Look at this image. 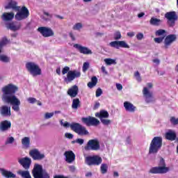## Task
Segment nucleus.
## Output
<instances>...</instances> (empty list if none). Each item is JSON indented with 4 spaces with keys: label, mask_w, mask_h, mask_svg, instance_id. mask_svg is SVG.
Instances as JSON below:
<instances>
[{
    "label": "nucleus",
    "mask_w": 178,
    "mask_h": 178,
    "mask_svg": "<svg viewBox=\"0 0 178 178\" xmlns=\"http://www.w3.org/2000/svg\"><path fill=\"white\" fill-rule=\"evenodd\" d=\"M28 101H29V102L30 104H34L35 102H37V99H35V98H34V97H29V98L28 99Z\"/></svg>",
    "instance_id": "864d4df0"
},
{
    "label": "nucleus",
    "mask_w": 178,
    "mask_h": 178,
    "mask_svg": "<svg viewBox=\"0 0 178 178\" xmlns=\"http://www.w3.org/2000/svg\"><path fill=\"white\" fill-rule=\"evenodd\" d=\"M134 77H136V79L137 81H138V83H141L143 79H141V76L140 75V72L138 71H136L134 73Z\"/></svg>",
    "instance_id": "a19ab883"
},
{
    "label": "nucleus",
    "mask_w": 178,
    "mask_h": 178,
    "mask_svg": "<svg viewBox=\"0 0 178 178\" xmlns=\"http://www.w3.org/2000/svg\"><path fill=\"white\" fill-rule=\"evenodd\" d=\"M29 155L33 159V161H41L45 158V154H41L37 149H31L29 152Z\"/></svg>",
    "instance_id": "dca6fc26"
},
{
    "label": "nucleus",
    "mask_w": 178,
    "mask_h": 178,
    "mask_svg": "<svg viewBox=\"0 0 178 178\" xmlns=\"http://www.w3.org/2000/svg\"><path fill=\"white\" fill-rule=\"evenodd\" d=\"M8 42H9V41L8 40V38H6V37L3 38L0 41V47L3 48V47H5L6 44H8Z\"/></svg>",
    "instance_id": "4c0bfd02"
},
{
    "label": "nucleus",
    "mask_w": 178,
    "mask_h": 178,
    "mask_svg": "<svg viewBox=\"0 0 178 178\" xmlns=\"http://www.w3.org/2000/svg\"><path fill=\"white\" fill-rule=\"evenodd\" d=\"M44 15L45 16H47L48 17H49L50 19H52V15L51 14H49V13L47 12H44Z\"/></svg>",
    "instance_id": "bf43d9fd"
},
{
    "label": "nucleus",
    "mask_w": 178,
    "mask_h": 178,
    "mask_svg": "<svg viewBox=\"0 0 178 178\" xmlns=\"http://www.w3.org/2000/svg\"><path fill=\"white\" fill-rule=\"evenodd\" d=\"M38 31L44 38L52 37L55 34L52 29L47 26L39 27Z\"/></svg>",
    "instance_id": "2eb2a0df"
},
{
    "label": "nucleus",
    "mask_w": 178,
    "mask_h": 178,
    "mask_svg": "<svg viewBox=\"0 0 178 178\" xmlns=\"http://www.w3.org/2000/svg\"><path fill=\"white\" fill-rule=\"evenodd\" d=\"M22 144L24 145V148H29L30 147V138L24 137L22 139Z\"/></svg>",
    "instance_id": "72a5a7b5"
},
{
    "label": "nucleus",
    "mask_w": 178,
    "mask_h": 178,
    "mask_svg": "<svg viewBox=\"0 0 178 178\" xmlns=\"http://www.w3.org/2000/svg\"><path fill=\"white\" fill-rule=\"evenodd\" d=\"M143 94L145 97V101L147 104H149V102H152V92H149L148 88H143Z\"/></svg>",
    "instance_id": "5701e85b"
},
{
    "label": "nucleus",
    "mask_w": 178,
    "mask_h": 178,
    "mask_svg": "<svg viewBox=\"0 0 178 178\" xmlns=\"http://www.w3.org/2000/svg\"><path fill=\"white\" fill-rule=\"evenodd\" d=\"M124 108H125V111L127 112H130L131 113H134L136 112V109H137L134 104L129 102H124Z\"/></svg>",
    "instance_id": "a878e982"
},
{
    "label": "nucleus",
    "mask_w": 178,
    "mask_h": 178,
    "mask_svg": "<svg viewBox=\"0 0 178 178\" xmlns=\"http://www.w3.org/2000/svg\"><path fill=\"white\" fill-rule=\"evenodd\" d=\"M95 116L100 120L101 123L104 126H109L112 123V120L108 119L109 118V113L105 110H101L99 112L96 113Z\"/></svg>",
    "instance_id": "9d476101"
},
{
    "label": "nucleus",
    "mask_w": 178,
    "mask_h": 178,
    "mask_svg": "<svg viewBox=\"0 0 178 178\" xmlns=\"http://www.w3.org/2000/svg\"><path fill=\"white\" fill-rule=\"evenodd\" d=\"M154 40V42H156V44H161V42H162L163 40H165V36L160 37V38H155Z\"/></svg>",
    "instance_id": "37998d69"
},
{
    "label": "nucleus",
    "mask_w": 178,
    "mask_h": 178,
    "mask_svg": "<svg viewBox=\"0 0 178 178\" xmlns=\"http://www.w3.org/2000/svg\"><path fill=\"white\" fill-rule=\"evenodd\" d=\"M0 113L1 116H10L12 113H10V108L8 106H3L0 108Z\"/></svg>",
    "instance_id": "c85d7f7f"
},
{
    "label": "nucleus",
    "mask_w": 178,
    "mask_h": 178,
    "mask_svg": "<svg viewBox=\"0 0 178 178\" xmlns=\"http://www.w3.org/2000/svg\"><path fill=\"white\" fill-rule=\"evenodd\" d=\"M17 175H19V176L22 177L23 178H32L31 175H30V172H29V170H19L17 172Z\"/></svg>",
    "instance_id": "7c9ffc66"
},
{
    "label": "nucleus",
    "mask_w": 178,
    "mask_h": 178,
    "mask_svg": "<svg viewBox=\"0 0 178 178\" xmlns=\"http://www.w3.org/2000/svg\"><path fill=\"white\" fill-rule=\"evenodd\" d=\"M97 83H98V79L97 78V76H92L91 81L88 83L87 86L89 88H94V87L97 86Z\"/></svg>",
    "instance_id": "c756f323"
},
{
    "label": "nucleus",
    "mask_w": 178,
    "mask_h": 178,
    "mask_svg": "<svg viewBox=\"0 0 178 178\" xmlns=\"http://www.w3.org/2000/svg\"><path fill=\"white\" fill-rule=\"evenodd\" d=\"M14 141H15V138L11 136V137L7 138V140L6 141V145H8V144H13Z\"/></svg>",
    "instance_id": "a18cd8bd"
},
{
    "label": "nucleus",
    "mask_w": 178,
    "mask_h": 178,
    "mask_svg": "<svg viewBox=\"0 0 178 178\" xmlns=\"http://www.w3.org/2000/svg\"><path fill=\"white\" fill-rule=\"evenodd\" d=\"M176 133L175 132H167L165 134L166 140H169L170 141H175L176 140Z\"/></svg>",
    "instance_id": "2f4dec72"
},
{
    "label": "nucleus",
    "mask_w": 178,
    "mask_h": 178,
    "mask_svg": "<svg viewBox=\"0 0 178 178\" xmlns=\"http://www.w3.org/2000/svg\"><path fill=\"white\" fill-rule=\"evenodd\" d=\"M17 12V13L15 15V20H24V19H27V17L30 16V11H29V9L26 8V6L20 7V10Z\"/></svg>",
    "instance_id": "f8f14e48"
},
{
    "label": "nucleus",
    "mask_w": 178,
    "mask_h": 178,
    "mask_svg": "<svg viewBox=\"0 0 178 178\" xmlns=\"http://www.w3.org/2000/svg\"><path fill=\"white\" fill-rule=\"evenodd\" d=\"M85 163L88 166H99L102 163V158L98 155L87 156L85 157Z\"/></svg>",
    "instance_id": "1a4fd4ad"
},
{
    "label": "nucleus",
    "mask_w": 178,
    "mask_h": 178,
    "mask_svg": "<svg viewBox=\"0 0 178 178\" xmlns=\"http://www.w3.org/2000/svg\"><path fill=\"white\" fill-rule=\"evenodd\" d=\"M67 95H70L71 98H76L79 94V86L76 85L72 86L67 90Z\"/></svg>",
    "instance_id": "4be33fe9"
},
{
    "label": "nucleus",
    "mask_w": 178,
    "mask_h": 178,
    "mask_svg": "<svg viewBox=\"0 0 178 178\" xmlns=\"http://www.w3.org/2000/svg\"><path fill=\"white\" fill-rule=\"evenodd\" d=\"M19 163L22 165L25 170H29L31 166V159L29 157H24L18 160Z\"/></svg>",
    "instance_id": "a211bd4d"
},
{
    "label": "nucleus",
    "mask_w": 178,
    "mask_h": 178,
    "mask_svg": "<svg viewBox=\"0 0 178 178\" xmlns=\"http://www.w3.org/2000/svg\"><path fill=\"white\" fill-rule=\"evenodd\" d=\"M83 27V25L81 23H76L75 25L73 26V30H80Z\"/></svg>",
    "instance_id": "49530a36"
},
{
    "label": "nucleus",
    "mask_w": 178,
    "mask_h": 178,
    "mask_svg": "<svg viewBox=\"0 0 178 178\" xmlns=\"http://www.w3.org/2000/svg\"><path fill=\"white\" fill-rule=\"evenodd\" d=\"M135 34H136V33H134V32H129V33H127V35H128V37H130V38L134 37Z\"/></svg>",
    "instance_id": "4d7b16f0"
},
{
    "label": "nucleus",
    "mask_w": 178,
    "mask_h": 178,
    "mask_svg": "<svg viewBox=\"0 0 178 178\" xmlns=\"http://www.w3.org/2000/svg\"><path fill=\"white\" fill-rule=\"evenodd\" d=\"M65 137H66V138H69V140H72V138H73L74 136H73V134H72L70 133H65Z\"/></svg>",
    "instance_id": "603ef678"
},
{
    "label": "nucleus",
    "mask_w": 178,
    "mask_h": 178,
    "mask_svg": "<svg viewBox=\"0 0 178 178\" xmlns=\"http://www.w3.org/2000/svg\"><path fill=\"white\" fill-rule=\"evenodd\" d=\"M5 9H12L15 12H19L20 6H18L17 1L10 0L8 5L5 6Z\"/></svg>",
    "instance_id": "412c9836"
},
{
    "label": "nucleus",
    "mask_w": 178,
    "mask_h": 178,
    "mask_svg": "<svg viewBox=\"0 0 178 178\" xmlns=\"http://www.w3.org/2000/svg\"><path fill=\"white\" fill-rule=\"evenodd\" d=\"M0 60L1 62H3L4 63H8L10 62V58L8 57V56L0 55Z\"/></svg>",
    "instance_id": "e433bc0d"
},
{
    "label": "nucleus",
    "mask_w": 178,
    "mask_h": 178,
    "mask_svg": "<svg viewBox=\"0 0 178 178\" xmlns=\"http://www.w3.org/2000/svg\"><path fill=\"white\" fill-rule=\"evenodd\" d=\"M54 116V113H46L44 115V119H51Z\"/></svg>",
    "instance_id": "8fccbe9b"
},
{
    "label": "nucleus",
    "mask_w": 178,
    "mask_h": 178,
    "mask_svg": "<svg viewBox=\"0 0 178 178\" xmlns=\"http://www.w3.org/2000/svg\"><path fill=\"white\" fill-rule=\"evenodd\" d=\"M100 105H101V104H99V102H96L95 103L93 109H94L95 111L96 109H98V108H99Z\"/></svg>",
    "instance_id": "6e6d98bb"
},
{
    "label": "nucleus",
    "mask_w": 178,
    "mask_h": 178,
    "mask_svg": "<svg viewBox=\"0 0 178 178\" xmlns=\"http://www.w3.org/2000/svg\"><path fill=\"white\" fill-rule=\"evenodd\" d=\"M88 67H90V63H84L83 65V72H87V70H88Z\"/></svg>",
    "instance_id": "c03bdc74"
},
{
    "label": "nucleus",
    "mask_w": 178,
    "mask_h": 178,
    "mask_svg": "<svg viewBox=\"0 0 178 178\" xmlns=\"http://www.w3.org/2000/svg\"><path fill=\"white\" fill-rule=\"evenodd\" d=\"M74 48H76V49H78L80 54H83V55H92V51L88 49V47L81 46L79 44H74Z\"/></svg>",
    "instance_id": "6ab92c4d"
},
{
    "label": "nucleus",
    "mask_w": 178,
    "mask_h": 178,
    "mask_svg": "<svg viewBox=\"0 0 178 178\" xmlns=\"http://www.w3.org/2000/svg\"><path fill=\"white\" fill-rule=\"evenodd\" d=\"M165 17L167 19V24L169 27H175L176 22L178 20V16L176 12L170 11L165 14Z\"/></svg>",
    "instance_id": "9b49d317"
},
{
    "label": "nucleus",
    "mask_w": 178,
    "mask_h": 178,
    "mask_svg": "<svg viewBox=\"0 0 178 178\" xmlns=\"http://www.w3.org/2000/svg\"><path fill=\"white\" fill-rule=\"evenodd\" d=\"M6 28L8 30H11V31H17L18 30H20L22 28V24L20 23H15V22H10L7 24Z\"/></svg>",
    "instance_id": "b1692460"
},
{
    "label": "nucleus",
    "mask_w": 178,
    "mask_h": 178,
    "mask_svg": "<svg viewBox=\"0 0 178 178\" xmlns=\"http://www.w3.org/2000/svg\"><path fill=\"white\" fill-rule=\"evenodd\" d=\"M15 18V13H3L1 19L3 22H10V20H13Z\"/></svg>",
    "instance_id": "bb28decb"
},
{
    "label": "nucleus",
    "mask_w": 178,
    "mask_h": 178,
    "mask_svg": "<svg viewBox=\"0 0 178 178\" xmlns=\"http://www.w3.org/2000/svg\"><path fill=\"white\" fill-rule=\"evenodd\" d=\"M54 178H67V177H65L63 175H55Z\"/></svg>",
    "instance_id": "e2e57ef3"
},
{
    "label": "nucleus",
    "mask_w": 178,
    "mask_h": 178,
    "mask_svg": "<svg viewBox=\"0 0 178 178\" xmlns=\"http://www.w3.org/2000/svg\"><path fill=\"white\" fill-rule=\"evenodd\" d=\"M144 15H145V13H140L138 15V17L140 18L143 17L144 16Z\"/></svg>",
    "instance_id": "774afa93"
},
{
    "label": "nucleus",
    "mask_w": 178,
    "mask_h": 178,
    "mask_svg": "<svg viewBox=\"0 0 178 178\" xmlns=\"http://www.w3.org/2000/svg\"><path fill=\"white\" fill-rule=\"evenodd\" d=\"M116 88L118 91H121V90H123V86L120 83H116Z\"/></svg>",
    "instance_id": "5fc2aeb1"
},
{
    "label": "nucleus",
    "mask_w": 178,
    "mask_h": 178,
    "mask_svg": "<svg viewBox=\"0 0 178 178\" xmlns=\"http://www.w3.org/2000/svg\"><path fill=\"white\" fill-rule=\"evenodd\" d=\"M161 23H162V20L155 17H152L149 21V24L152 26H161Z\"/></svg>",
    "instance_id": "473e14b6"
},
{
    "label": "nucleus",
    "mask_w": 178,
    "mask_h": 178,
    "mask_svg": "<svg viewBox=\"0 0 178 178\" xmlns=\"http://www.w3.org/2000/svg\"><path fill=\"white\" fill-rule=\"evenodd\" d=\"M147 86L148 88H152V87H153L152 83H147Z\"/></svg>",
    "instance_id": "338daca9"
},
{
    "label": "nucleus",
    "mask_w": 178,
    "mask_h": 178,
    "mask_svg": "<svg viewBox=\"0 0 178 178\" xmlns=\"http://www.w3.org/2000/svg\"><path fill=\"white\" fill-rule=\"evenodd\" d=\"M177 40V36L175 34H170L167 35L164 39V48H165V49H168V48H169V47H170V45H172V44H173V42H175V41H176Z\"/></svg>",
    "instance_id": "f3484780"
},
{
    "label": "nucleus",
    "mask_w": 178,
    "mask_h": 178,
    "mask_svg": "<svg viewBox=\"0 0 178 178\" xmlns=\"http://www.w3.org/2000/svg\"><path fill=\"white\" fill-rule=\"evenodd\" d=\"M101 95H102V89L99 88L96 90V97L98 98V97H101Z\"/></svg>",
    "instance_id": "de8ad7c7"
},
{
    "label": "nucleus",
    "mask_w": 178,
    "mask_h": 178,
    "mask_svg": "<svg viewBox=\"0 0 178 178\" xmlns=\"http://www.w3.org/2000/svg\"><path fill=\"white\" fill-rule=\"evenodd\" d=\"M76 144H79V145H83L84 144V140L81 138L76 139Z\"/></svg>",
    "instance_id": "3c124183"
},
{
    "label": "nucleus",
    "mask_w": 178,
    "mask_h": 178,
    "mask_svg": "<svg viewBox=\"0 0 178 178\" xmlns=\"http://www.w3.org/2000/svg\"><path fill=\"white\" fill-rule=\"evenodd\" d=\"M80 106V99L79 98L72 100V109H77Z\"/></svg>",
    "instance_id": "f704fd0d"
},
{
    "label": "nucleus",
    "mask_w": 178,
    "mask_h": 178,
    "mask_svg": "<svg viewBox=\"0 0 178 178\" xmlns=\"http://www.w3.org/2000/svg\"><path fill=\"white\" fill-rule=\"evenodd\" d=\"M25 67L26 70L33 76V77H35L37 76H41L42 74V71L40 66L35 63L33 62H28L25 65Z\"/></svg>",
    "instance_id": "6e6552de"
},
{
    "label": "nucleus",
    "mask_w": 178,
    "mask_h": 178,
    "mask_svg": "<svg viewBox=\"0 0 178 178\" xmlns=\"http://www.w3.org/2000/svg\"><path fill=\"white\" fill-rule=\"evenodd\" d=\"M163 139L161 136H155L152 138L149 147V155H156L162 148Z\"/></svg>",
    "instance_id": "20e7f679"
},
{
    "label": "nucleus",
    "mask_w": 178,
    "mask_h": 178,
    "mask_svg": "<svg viewBox=\"0 0 178 178\" xmlns=\"http://www.w3.org/2000/svg\"><path fill=\"white\" fill-rule=\"evenodd\" d=\"M152 62H153L154 63H156V65H159V63H161V61H160L159 59H158V58L154 59V60H152Z\"/></svg>",
    "instance_id": "13d9d810"
},
{
    "label": "nucleus",
    "mask_w": 178,
    "mask_h": 178,
    "mask_svg": "<svg viewBox=\"0 0 178 178\" xmlns=\"http://www.w3.org/2000/svg\"><path fill=\"white\" fill-rule=\"evenodd\" d=\"M122 38V33L120 31L116 32L114 35V40L116 41H113L109 43L110 47L112 48H115L119 49L120 48H130V46L124 40L119 41Z\"/></svg>",
    "instance_id": "423d86ee"
},
{
    "label": "nucleus",
    "mask_w": 178,
    "mask_h": 178,
    "mask_svg": "<svg viewBox=\"0 0 178 178\" xmlns=\"http://www.w3.org/2000/svg\"><path fill=\"white\" fill-rule=\"evenodd\" d=\"M1 91L3 92L2 101L5 104H10L12 105V109L15 112H19L20 111V99L15 95L17 91H19V88L17 86H15L12 83H10L4 86Z\"/></svg>",
    "instance_id": "f257e3e1"
},
{
    "label": "nucleus",
    "mask_w": 178,
    "mask_h": 178,
    "mask_svg": "<svg viewBox=\"0 0 178 178\" xmlns=\"http://www.w3.org/2000/svg\"><path fill=\"white\" fill-rule=\"evenodd\" d=\"M170 170V168L166 166L165 159L161 157L159 162V165L150 168L149 173H151L152 175H165V173H168V172Z\"/></svg>",
    "instance_id": "7ed1b4c3"
},
{
    "label": "nucleus",
    "mask_w": 178,
    "mask_h": 178,
    "mask_svg": "<svg viewBox=\"0 0 178 178\" xmlns=\"http://www.w3.org/2000/svg\"><path fill=\"white\" fill-rule=\"evenodd\" d=\"M101 173L105 175L108 172V164L102 163L100 166Z\"/></svg>",
    "instance_id": "c9c22d12"
},
{
    "label": "nucleus",
    "mask_w": 178,
    "mask_h": 178,
    "mask_svg": "<svg viewBox=\"0 0 178 178\" xmlns=\"http://www.w3.org/2000/svg\"><path fill=\"white\" fill-rule=\"evenodd\" d=\"M62 73L63 74H66L67 73V77L64 79V81L67 83V84L72 83L74 79H79V77L81 76V72H80V71H70V67L67 66H65L64 68H63Z\"/></svg>",
    "instance_id": "39448f33"
},
{
    "label": "nucleus",
    "mask_w": 178,
    "mask_h": 178,
    "mask_svg": "<svg viewBox=\"0 0 178 178\" xmlns=\"http://www.w3.org/2000/svg\"><path fill=\"white\" fill-rule=\"evenodd\" d=\"M136 38H137V40H138V41H141V40H143V38H144V34H143V33H138L136 35Z\"/></svg>",
    "instance_id": "09e8293b"
},
{
    "label": "nucleus",
    "mask_w": 178,
    "mask_h": 178,
    "mask_svg": "<svg viewBox=\"0 0 178 178\" xmlns=\"http://www.w3.org/2000/svg\"><path fill=\"white\" fill-rule=\"evenodd\" d=\"M104 62L108 66H110L111 65L116 64V61L112 58H105Z\"/></svg>",
    "instance_id": "58836bf2"
},
{
    "label": "nucleus",
    "mask_w": 178,
    "mask_h": 178,
    "mask_svg": "<svg viewBox=\"0 0 178 178\" xmlns=\"http://www.w3.org/2000/svg\"><path fill=\"white\" fill-rule=\"evenodd\" d=\"M33 178H51L49 173L42 169V165L35 164L32 170Z\"/></svg>",
    "instance_id": "0eeeda50"
},
{
    "label": "nucleus",
    "mask_w": 178,
    "mask_h": 178,
    "mask_svg": "<svg viewBox=\"0 0 178 178\" xmlns=\"http://www.w3.org/2000/svg\"><path fill=\"white\" fill-rule=\"evenodd\" d=\"M64 155L65 156V161L67 163H72L74 162V160L76 159V154L73 152L72 150L66 151L64 153Z\"/></svg>",
    "instance_id": "aec40b11"
},
{
    "label": "nucleus",
    "mask_w": 178,
    "mask_h": 178,
    "mask_svg": "<svg viewBox=\"0 0 178 178\" xmlns=\"http://www.w3.org/2000/svg\"><path fill=\"white\" fill-rule=\"evenodd\" d=\"M100 148L99 141L97 139H91L88 140L85 149L86 151H98Z\"/></svg>",
    "instance_id": "ddd939ff"
},
{
    "label": "nucleus",
    "mask_w": 178,
    "mask_h": 178,
    "mask_svg": "<svg viewBox=\"0 0 178 178\" xmlns=\"http://www.w3.org/2000/svg\"><path fill=\"white\" fill-rule=\"evenodd\" d=\"M166 34V31L164 29H159L155 32V35L160 37L161 35H163Z\"/></svg>",
    "instance_id": "ea45409f"
},
{
    "label": "nucleus",
    "mask_w": 178,
    "mask_h": 178,
    "mask_svg": "<svg viewBox=\"0 0 178 178\" xmlns=\"http://www.w3.org/2000/svg\"><path fill=\"white\" fill-rule=\"evenodd\" d=\"M81 122L88 127H90V126H98V124L100 123L98 119L91 116L82 118Z\"/></svg>",
    "instance_id": "4468645a"
},
{
    "label": "nucleus",
    "mask_w": 178,
    "mask_h": 178,
    "mask_svg": "<svg viewBox=\"0 0 178 178\" xmlns=\"http://www.w3.org/2000/svg\"><path fill=\"white\" fill-rule=\"evenodd\" d=\"M55 17H56L57 19H60V20L65 19V17H63V16H61L59 15H55Z\"/></svg>",
    "instance_id": "680f3d73"
},
{
    "label": "nucleus",
    "mask_w": 178,
    "mask_h": 178,
    "mask_svg": "<svg viewBox=\"0 0 178 178\" xmlns=\"http://www.w3.org/2000/svg\"><path fill=\"white\" fill-rule=\"evenodd\" d=\"M0 172L2 175L6 178H15L16 175L13 174V172L6 170L3 168H0Z\"/></svg>",
    "instance_id": "cd10ccee"
},
{
    "label": "nucleus",
    "mask_w": 178,
    "mask_h": 178,
    "mask_svg": "<svg viewBox=\"0 0 178 178\" xmlns=\"http://www.w3.org/2000/svg\"><path fill=\"white\" fill-rule=\"evenodd\" d=\"M170 121L174 126L178 124V118H176V117H171Z\"/></svg>",
    "instance_id": "79ce46f5"
},
{
    "label": "nucleus",
    "mask_w": 178,
    "mask_h": 178,
    "mask_svg": "<svg viewBox=\"0 0 178 178\" xmlns=\"http://www.w3.org/2000/svg\"><path fill=\"white\" fill-rule=\"evenodd\" d=\"M101 69L103 73H106V70L105 68V66H102Z\"/></svg>",
    "instance_id": "69168bd1"
},
{
    "label": "nucleus",
    "mask_w": 178,
    "mask_h": 178,
    "mask_svg": "<svg viewBox=\"0 0 178 178\" xmlns=\"http://www.w3.org/2000/svg\"><path fill=\"white\" fill-rule=\"evenodd\" d=\"M12 127V122L8 120H3L0 123V130L1 131H8Z\"/></svg>",
    "instance_id": "393cba45"
},
{
    "label": "nucleus",
    "mask_w": 178,
    "mask_h": 178,
    "mask_svg": "<svg viewBox=\"0 0 178 178\" xmlns=\"http://www.w3.org/2000/svg\"><path fill=\"white\" fill-rule=\"evenodd\" d=\"M70 37L72 38V41H74L76 40V38H74V35H73V33H70Z\"/></svg>",
    "instance_id": "052dcab7"
},
{
    "label": "nucleus",
    "mask_w": 178,
    "mask_h": 178,
    "mask_svg": "<svg viewBox=\"0 0 178 178\" xmlns=\"http://www.w3.org/2000/svg\"><path fill=\"white\" fill-rule=\"evenodd\" d=\"M92 176V172H89L86 174V177H91Z\"/></svg>",
    "instance_id": "0e129e2a"
},
{
    "label": "nucleus",
    "mask_w": 178,
    "mask_h": 178,
    "mask_svg": "<svg viewBox=\"0 0 178 178\" xmlns=\"http://www.w3.org/2000/svg\"><path fill=\"white\" fill-rule=\"evenodd\" d=\"M63 127H70L71 130H72V131H74V133L78 134V136H88V134H90V132H88L87 128L78 122H72V124H70L69 122H65L63 124Z\"/></svg>",
    "instance_id": "f03ea898"
}]
</instances>
